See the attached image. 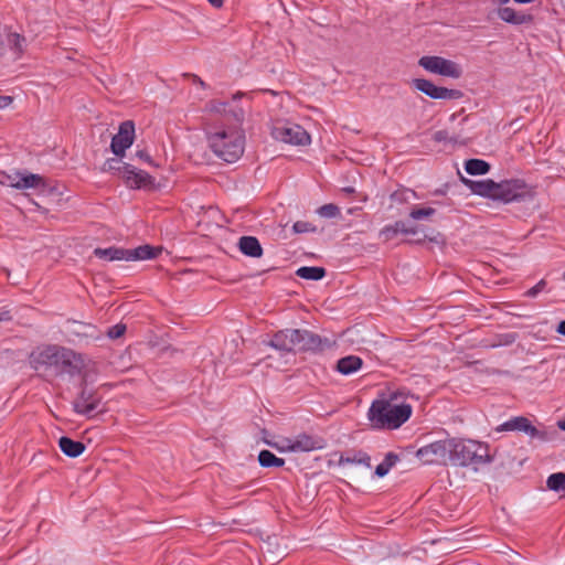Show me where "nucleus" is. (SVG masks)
Listing matches in <instances>:
<instances>
[{
	"label": "nucleus",
	"instance_id": "nucleus-39",
	"mask_svg": "<svg viewBox=\"0 0 565 565\" xmlns=\"http://www.w3.org/2000/svg\"><path fill=\"white\" fill-rule=\"evenodd\" d=\"M125 331H126V326L118 323V324L109 328L107 334L111 339H118L119 337H121L125 333Z\"/></svg>",
	"mask_w": 565,
	"mask_h": 565
},
{
	"label": "nucleus",
	"instance_id": "nucleus-31",
	"mask_svg": "<svg viewBox=\"0 0 565 565\" xmlns=\"http://www.w3.org/2000/svg\"><path fill=\"white\" fill-rule=\"evenodd\" d=\"M258 461L262 467H282L285 465V460L282 458L276 457L269 450H262L258 455Z\"/></svg>",
	"mask_w": 565,
	"mask_h": 565
},
{
	"label": "nucleus",
	"instance_id": "nucleus-18",
	"mask_svg": "<svg viewBox=\"0 0 565 565\" xmlns=\"http://www.w3.org/2000/svg\"><path fill=\"white\" fill-rule=\"evenodd\" d=\"M326 347H329L327 339H321L310 331L300 330L299 351H320Z\"/></svg>",
	"mask_w": 565,
	"mask_h": 565
},
{
	"label": "nucleus",
	"instance_id": "nucleus-42",
	"mask_svg": "<svg viewBox=\"0 0 565 565\" xmlns=\"http://www.w3.org/2000/svg\"><path fill=\"white\" fill-rule=\"evenodd\" d=\"M394 225L396 227L397 234L398 233H403V234H415L416 233L415 228L406 226V224L402 221L396 222Z\"/></svg>",
	"mask_w": 565,
	"mask_h": 565
},
{
	"label": "nucleus",
	"instance_id": "nucleus-25",
	"mask_svg": "<svg viewBox=\"0 0 565 565\" xmlns=\"http://www.w3.org/2000/svg\"><path fill=\"white\" fill-rule=\"evenodd\" d=\"M465 170L470 175H482L489 172L490 164L481 159H469L465 162Z\"/></svg>",
	"mask_w": 565,
	"mask_h": 565
},
{
	"label": "nucleus",
	"instance_id": "nucleus-6",
	"mask_svg": "<svg viewBox=\"0 0 565 565\" xmlns=\"http://www.w3.org/2000/svg\"><path fill=\"white\" fill-rule=\"evenodd\" d=\"M450 438L436 440L417 449L416 457L424 465H447L450 462Z\"/></svg>",
	"mask_w": 565,
	"mask_h": 565
},
{
	"label": "nucleus",
	"instance_id": "nucleus-35",
	"mask_svg": "<svg viewBox=\"0 0 565 565\" xmlns=\"http://www.w3.org/2000/svg\"><path fill=\"white\" fill-rule=\"evenodd\" d=\"M227 104L222 100H210L205 105V110L210 114H226Z\"/></svg>",
	"mask_w": 565,
	"mask_h": 565
},
{
	"label": "nucleus",
	"instance_id": "nucleus-33",
	"mask_svg": "<svg viewBox=\"0 0 565 565\" xmlns=\"http://www.w3.org/2000/svg\"><path fill=\"white\" fill-rule=\"evenodd\" d=\"M317 213L321 217H324V218L338 217L341 214L339 206H337L335 204H332V203L324 204V205L320 206L317 210Z\"/></svg>",
	"mask_w": 565,
	"mask_h": 565
},
{
	"label": "nucleus",
	"instance_id": "nucleus-26",
	"mask_svg": "<svg viewBox=\"0 0 565 565\" xmlns=\"http://www.w3.org/2000/svg\"><path fill=\"white\" fill-rule=\"evenodd\" d=\"M72 332L79 338H90L98 339L99 332L92 324H86L82 322H73Z\"/></svg>",
	"mask_w": 565,
	"mask_h": 565
},
{
	"label": "nucleus",
	"instance_id": "nucleus-49",
	"mask_svg": "<svg viewBox=\"0 0 565 565\" xmlns=\"http://www.w3.org/2000/svg\"><path fill=\"white\" fill-rule=\"evenodd\" d=\"M244 95V93L242 92H237L236 94L233 95V99H236V98H239Z\"/></svg>",
	"mask_w": 565,
	"mask_h": 565
},
{
	"label": "nucleus",
	"instance_id": "nucleus-44",
	"mask_svg": "<svg viewBox=\"0 0 565 565\" xmlns=\"http://www.w3.org/2000/svg\"><path fill=\"white\" fill-rule=\"evenodd\" d=\"M231 113H232L233 117L235 118V120L237 122H242L243 121L244 111L242 109H236V110H233Z\"/></svg>",
	"mask_w": 565,
	"mask_h": 565
},
{
	"label": "nucleus",
	"instance_id": "nucleus-40",
	"mask_svg": "<svg viewBox=\"0 0 565 565\" xmlns=\"http://www.w3.org/2000/svg\"><path fill=\"white\" fill-rule=\"evenodd\" d=\"M397 235V231L395 225H388L382 228L380 232V236L383 237L384 241H391Z\"/></svg>",
	"mask_w": 565,
	"mask_h": 565
},
{
	"label": "nucleus",
	"instance_id": "nucleus-37",
	"mask_svg": "<svg viewBox=\"0 0 565 565\" xmlns=\"http://www.w3.org/2000/svg\"><path fill=\"white\" fill-rule=\"evenodd\" d=\"M292 228L296 233H307V232L316 231V227L312 224H310L309 222H305V221H297L294 224Z\"/></svg>",
	"mask_w": 565,
	"mask_h": 565
},
{
	"label": "nucleus",
	"instance_id": "nucleus-22",
	"mask_svg": "<svg viewBox=\"0 0 565 565\" xmlns=\"http://www.w3.org/2000/svg\"><path fill=\"white\" fill-rule=\"evenodd\" d=\"M339 465H362L365 468H371V457L362 450L347 452L340 456Z\"/></svg>",
	"mask_w": 565,
	"mask_h": 565
},
{
	"label": "nucleus",
	"instance_id": "nucleus-27",
	"mask_svg": "<svg viewBox=\"0 0 565 565\" xmlns=\"http://www.w3.org/2000/svg\"><path fill=\"white\" fill-rule=\"evenodd\" d=\"M97 403L92 399V396H86L84 393L74 402V408L78 414L87 415L95 411Z\"/></svg>",
	"mask_w": 565,
	"mask_h": 565
},
{
	"label": "nucleus",
	"instance_id": "nucleus-43",
	"mask_svg": "<svg viewBox=\"0 0 565 565\" xmlns=\"http://www.w3.org/2000/svg\"><path fill=\"white\" fill-rule=\"evenodd\" d=\"M13 102L11 96L0 95V109L7 108Z\"/></svg>",
	"mask_w": 565,
	"mask_h": 565
},
{
	"label": "nucleus",
	"instance_id": "nucleus-34",
	"mask_svg": "<svg viewBox=\"0 0 565 565\" xmlns=\"http://www.w3.org/2000/svg\"><path fill=\"white\" fill-rule=\"evenodd\" d=\"M435 209L433 207H420V206H416L414 207L411 213H409V216L414 220H424V218H428L430 216H433L435 214Z\"/></svg>",
	"mask_w": 565,
	"mask_h": 565
},
{
	"label": "nucleus",
	"instance_id": "nucleus-36",
	"mask_svg": "<svg viewBox=\"0 0 565 565\" xmlns=\"http://www.w3.org/2000/svg\"><path fill=\"white\" fill-rule=\"evenodd\" d=\"M280 452H294V440L292 438H281L279 441L271 444Z\"/></svg>",
	"mask_w": 565,
	"mask_h": 565
},
{
	"label": "nucleus",
	"instance_id": "nucleus-19",
	"mask_svg": "<svg viewBox=\"0 0 565 565\" xmlns=\"http://www.w3.org/2000/svg\"><path fill=\"white\" fill-rule=\"evenodd\" d=\"M363 360L356 355L341 358L337 362V371L343 375H351L361 370Z\"/></svg>",
	"mask_w": 565,
	"mask_h": 565
},
{
	"label": "nucleus",
	"instance_id": "nucleus-15",
	"mask_svg": "<svg viewBox=\"0 0 565 565\" xmlns=\"http://www.w3.org/2000/svg\"><path fill=\"white\" fill-rule=\"evenodd\" d=\"M121 174L130 188H146L153 184V179L148 172L136 170L129 164L122 167Z\"/></svg>",
	"mask_w": 565,
	"mask_h": 565
},
{
	"label": "nucleus",
	"instance_id": "nucleus-8",
	"mask_svg": "<svg viewBox=\"0 0 565 565\" xmlns=\"http://www.w3.org/2000/svg\"><path fill=\"white\" fill-rule=\"evenodd\" d=\"M0 183L18 190L44 188L45 183L40 174L12 170L0 174Z\"/></svg>",
	"mask_w": 565,
	"mask_h": 565
},
{
	"label": "nucleus",
	"instance_id": "nucleus-47",
	"mask_svg": "<svg viewBox=\"0 0 565 565\" xmlns=\"http://www.w3.org/2000/svg\"><path fill=\"white\" fill-rule=\"evenodd\" d=\"M192 78L193 83L199 84L201 87H205V83L200 77H198L196 75H192Z\"/></svg>",
	"mask_w": 565,
	"mask_h": 565
},
{
	"label": "nucleus",
	"instance_id": "nucleus-41",
	"mask_svg": "<svg viewBox=\"0 0 565 565\" xmlns=\"http://www.w3.org/2000/svg\"><path fill=\"white\" fill-rule=\"evenodd\" d=\"M546 282L545 280H540L535 286H533L532 288H530L527 291H526V295L529 297H536L539 292H541L544 287H545Z\"/></svg>",
	"mask_w": 565,
	"mask_h": 565
},
{
	"label": "nucleus",
	"instance_id": "nucleus-21",
	"mask_svg": "<svg viewBox=\"0 0 565 565\" xmlns=\"http://www.w3.org/2000/svg\"><path fill=\"white\" fill-rule=\"evenodd\" d=\"M161 253V248H154L150 245H142L134 249H127V260H145L156 258Z\"/></svg>",
	"mask_w": 565,
	"mask_h": 565
},
{
	"label": "nucleus",
	"instance_id": "nucleus-48",
	"mask_svg": "<svg viewBox=\"0 0 565 565\" xmlns=\"http://www.w3.org/2000/svg\"><path fill=\"white\" fill-rule=\"evenodd\" d=\"M213 7L220 8L223 3V0H207Z\"/></svg>",
	"mask_w": 565,
	"mask_h": 565
},
{
	"label": "nucleus",
	"instance_id": "nucleus-28",
	"mask_svg": "<svg viewBox=\"0 0 565 565\" xmlns=\"http://www.w3.org/2000/svg\"><path fill=\"white\" fill-rule=\"evenodd\" d=\"M398 456L394 452H387L384 460L376 466L375 476L379 478L385 477L390 470L397 463Z\"/></svg>",
	"mask_w": 565,
	"mask_h": 565
},
{
	"label": "nucleus",
	"instance_id": "nucleus-38",
	"mask_svg": "<svg viewBox=\"0 0 565 565\" xmlns=\"http://www.w3.org/2000/svg\"><path fill=\"white\" fill-rule=\"evenodd\" d=\"M439 545V551L443 553H449L452 551V545L447 539H434L430 541V545Z\"/></svg>",
	"mask_w": 565,
	"mask_h": 565
},
{
	"label": "nucleus",
	"instance_id": "nucleus-16",
	"mask_svg": "<svg viewBox=\"0 0 565 565\" xmlns=\"http://www.w3.org/2000/svg\"><path fill=\"white\" fill-rule=\"evenodd\" d=\"M294 440V452H309L320 450L326 447L323 438L317 435L299 434L292 437Z\"/></svg>",
	"mask_w": 565,
	"mask_h": 565
},
{
	"label": "nucleus",
	"instance_id": "nucleus-20",
	"mask_svg": "<svg viewBox=\"0 0 565 565\" xmlns=\"http://www.w3.org/2000/svg\"><path fill=\"white\" fill-rule=\"evenodd\" d=\"M238 248L249 257H260L263 255L260 243L254 236H242L238 241Z\"/></svg>",
	"mask_w": 565,
	"mask_h": 565
},
{
	"label": "nucleus",
	"instance_id": "nucleus-32",
	"mask_svg": "<svg viewBox=\"0 0 565 565\" xmlns=\"http://www.w3.org/2000/svg\"><path fill=\"white\" fill-rule=\"evenodd\" d=\"M546 484L548 489L559 491L565 489V473L556 472L547 478Z\"/></svg>",
	"mask_w": 565,
	"mask_h": 565
},
{
	"label": "nucleus",
	"instance_id": "nucleus-30",
	"mask_svg": "<svg viewBox=\"0 0 565 565\" xmlns=\"http://www.w3.org/2000/svg\"><path fill=\"white\" fill-rule=\"evenodd\" d=\"M8 45L17 56H21L26 46V39L19 33H10L7 38Z\"/></svg>",
	"mask_w": 565,
	"mask_h": 565
},
{
	"label": "nucleus",
	"instance_id": "nucleus-52",
	"mask_svg": "<svg viewBox=\"0 0 565 565\" xmlns=\"http://www.w3.org/2000/svg\"><path fill=\"white\" fill-rule=\"evenodd\" d=\"M345 191L351 193V192H353V189L352 188H348V189H345Z\"/></svg>",
	"mask_w": 565,
	"mask_h": 565
},
{
	"label": "nucleus",
	"instance_id": "nucleus-12",
	"mask_svg": "<svg viewBox=\"0 0 565 565\" xmlns=\"http://www.w3.org/2000/svg\"><path fill=\"white\" fill-rule=\"evenodd\" d=\"M135 137V125L132 121L127 120L124 121L119 126L118 134H116L111 139V151L116 156H122L132 142Z\"/></svg>",
	"mask_w": 565,
	"mask_h": 565
},
{
	"label": "nucleus",
	"instance_id": "nucleus-50",
	"mask_svg": "<svg viewBox=\"0 0 565 565\" xmlns=\"http://www.w3.org/2000/svg\"><path fill=\"white\" fill-rule=\"evenodd\" d=\"M7 315H8L7 312L6 313H0V321L9 319Z\"/></svg>",
	"mask_w": 565,
	"mask_h": 565
},
{
	"label": "nucleus",
	"instance_id": "nucleus-45",
	"mask_svg": "<svg viewBox=\"0 0 565 565\" xmlns=\"http://www.w3.org/2000/svg\"><path fill=\"white\" fill-rule=\"evenodd\" d=\"M445 138H446V132H445V131H437V132H435V135H434V139H435L436 141H441V140H444Z\"/></svg>",
	"mask_w": 565,
	"mask_h": 565
},
{
	"label": "nucleus",
	"instance_id": "nucleus-24",
	"mask_svg": "<svg viewBox=\"0 0 565 565\" xmlns=\"http://www.w3.org/2000/svg\"><path fill=\"white\" fill-rule=\"evenodd\" d=\"M94 254L96 257L108 262L127 260V249L120 247L96 248Z\"/></svg>",
	"mask_w": 565,
	"mask_h": 565
},
{
	"label": "nucleus",
	"instance_id": "nucleus-51",
	"mask_svg": "<svg viewBox=\"0 0 565 565\" xmlns=\"http://www.w3.org/2000/svg\"><path fill=\"white\" fill-rule=\"evenodd\" d=\"M404 193L406 194L405 199H408V195H415L413 191H405Z\"/></svg>",
	"mask_w": 565,
	"mask_h": 565
},
{
	"label": "nucleus",
	"instance_id": "nucleus-29",
	"mask_svg": "<svg viewBox=\"0 0 565 565\" xmlns=\"http://www.w3.org/2000/svg\"><path fill=\"white\" fill-rule=\"evenodd\" d=\"M297 276L307 280H320L324 277L326 270L322 267L303 266L297 269Z\"/></svg>",
	"mask_w": 565,
	"mask_h": 565
},
{
	"label": "nucleus",
	"instance_id": "nucleus-9",
	"mask_svg": "<svg viewBox=\"0 0 565 565\" xmlns=\"http://www.w3.org/2000/svg\"><path fill=\"white\" fill-rule=\"evenodd\" d=\"M418 64L426 71L441 76L459 78L462 75L459 64L441 56H423Z\"/></svg>",
	"mask_w": 565,
	"mask_h": 565
},
{
	"label": "nucleus",
	"instance_id": "nucleus-7",
	"mask_svg": "<svg viewBox=\"0 0 565 565\" xmlns=\"http://www.w3.org/2000/svg\"><path fill=\"white\" fill-rule=\"evenodd\" d=\"M271 136L278 141L294 146H307L311 141L309 134L301 126L291 122L275 125Z\"/></svg>",
	"mask_w": 565,
	"mask_h": 565
},
{
	"label": "nucleus",
	"instance_id": "nucleus-14",
	"mask_svg": "<svg viewBox=\"0 0 565 565\" xmlns=\"http://www.w3.org/2000/svg\"><path fill=\"white\" fill-rule=\"evenodd\" d=\"M497 431H523L532 438H543L544 435L523 416L513 417L495 428Z\"/></svg>",
	"mask_w": 565,
	"mask_h": 565
},
{
	"label": "nucleus",
	"instance_id": "nucleus-4",
	"mask_svg": "<svg viewBox=\"0 0 565 565\" xmlns=\"http://www.w3.org/2000/svg\"><path fill=\"white\" fill-rule=\"evenodd\" d=\"M213 152L226 162H234L244 152L245 137L242 130L230 128L209 134Z\"/></svg>",
	"mask_w": 565,
	"mask_h": 565
},
{
	"label": "nucleus",
	"instance_id": "nucleus-5",
	"mask_svg": "<svg viewBox=\"0 0 565 565\" xmlns=\"http://www.w3.org/2000/svg\"><path fill=\"white\" fill-rule=\"evenodd\" d=\"M450 462L458 466H468L471 463H489L492 456L489 452L487 444L468 439L459 440L450 438Z\"/></svg>",
	"mask_w": 565,
	"mask_h": 565
},
{
	"label": "nucleus",
	"instance_id": "nucleus-1",
	"mask_svg": "<svg viewBox=\"0 0 565 565\" xmlns=\"http://www.w3.org/2000/svg\"><path fill=\"white\" fill-rule=\"evenodd\" d=\"M30 363L36 371L53 370L56 375H79L87 365L86 356L70 348L47 344L36 348L30 355Z\"/></svg>",
	"mask_w": 565,
	"mask_h": 565
},
{
	"label": "nucleus",
	"instance_id": "nucleus-13",
	"mask_svg": "<svg viewBox=\"0 0 565 565\" xmlns=\"http://www.w3.org/2000/svg\"><path fill=\"white\" fill-rule=\"evenodd\" d=\"M299 343L300 330L298 329L281 330L270 341L273 348L286 352L299 351Z\"/></svg>",
	"mask_w": 565,
	"mask_h": 565
},
{
	"label": "nucleus",
	"instance_id": "nucleus-11",
	"mask_svg": "<svg viewBox=\"0 0 565 565\" xmlns=\"http://www.w3.org/2000/svg\"><path fill=\"white\" fill-rule=\"evenodd\" d=\"M412 86L434 99H455L460 96L459 90L436 86L425 78L413 79Z\"/></svg>",
	"mask_w": 565,
	"mask_h": 565
},
{
	"label": "nucleus",
	"instance_id": "nucleus-2",
	"mask_svg": "<svg viewBox=\"0 0 565 565\" xmlns=\"http://www.w3.org/2000/svg\"><path fill=\"white\" fill-rule=\"evenodd\" d=\"M412 405L401 391H387L374 399L369 408L367 418L377 429H397L412 416Z\"/></svg>",
	"mask_w": 565,
	"mask_h": 565
},
{
	"label": "nucleus",
	"instance_id": "nucleus-23",
	"mask_svg": "<svg viewBox=\"0 0 565 565\" xmlns=\"http://www.w3.org/2000/svg\"><path fill=\"white\" fill-rule=\"evenodd\" d=\"M58 446L63 454L71 458L81 456L85 450V445L83 443L73 440L68 437H61Z\"/></svg>",
	"mask_w": 565,
	"mask_h": 565
},
{
	"label": "nucleus",
	"instance_id": "nucleus-10",
	"mask_svg": "<svg viewBox=\"0 0 565 565\" xmlns=\"http://www.w3.org/2000/svg\"><path fill=\"white\" fill-rule=\"evenodd\" d=\"M510 0H493V4L497 6L498 18L507 23L521 25L531 23L533 17L524 11H516L515 9L508 7ZM515 3L526 4L532 3L535 0H513Z\"/></svg>",
	"mask_w": 565,
	"mask_h": 565
},
{
	"label": "nucleus",
	"instance_id": "nucleus-3",
	"mask_svg": "<svg viewBox=\"0 0 565 565\" xmlns=\"http://www.w3.org/2000/svg\"><path fill=\"white\" fill-rule=\"evenodd\" d=\"M461 181L473 194L503 203L521 201L529 194L526 184L516 179L494 182L491 179L475 181L462 178Z\"/></svg>",
	"mask_w": 565,
	"mask_h": 565
},
{
	"label": "nucleus",
	"instance_id": "nucleus-17",
	"mask_svg": "<svg viewBox=\"0 0 565 565\" xmlns=\"http://www.w3.org/2000/svg\"><path fill=\"white\" fill-rule=\"evenodd\" d=\"M260 543V550L268 554L282 555L285 548L281 547L280 537L275 532H256Z\"/></svg>",
	"mask_w": 565,
	"mask_h": 565
},
{
	"label": "nucleus",
	"instance_id": "nucleus-46",
	"mask_svg": "<svg viewBox=\"0 0 565 565\" xmlns=\"http://www.w3.org/2000/svg\"><path fill=\"white\" fill-rule=\"evenodd\" d=\"M557 332L565 335V320L558 323Z\"/></svg>",
	"mask_w": 565,
	"mask_h": 565
}]
</instances>
